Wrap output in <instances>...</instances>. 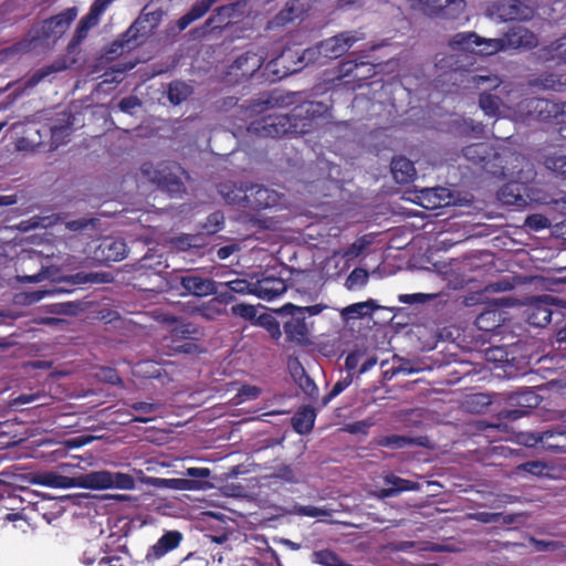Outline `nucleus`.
<instances>
[{
  "instance_id": "ddd939ff",
  "label": "nucleus",
  "mask_w": 566,
  "mask_h": 566,
  "mask_svg": "<svg viewBox=\"0 0 566 566\" xmlns=\"http://www.w3.org/2000/svg\"><path fill=\"white\" fill-rule=\"evenodd\" d=\"M127 255V245L120 238L106 237L94 251V258L103 263L117 262Z\"/></svg>"
},
{
  "instance_id": "37998d69",
  "label": "nucleus",
  "mask_w": 566,
  "mask_h": 566,
  "mask_svg": "<svg viewBox=\"0 0 566 566\" xmlns=\"http://www.w3.org/2000/svg\"><path fill=\"white\" fill-rule=\"evenodd\" d=\"M99 22V18L88 11L78 22L72 42L80 44L88 34L90 30L96 27Z\"/></svg>"
},
{
  "instance_id": "603ef678",
  "label": "nucleus",
  "mask_w": 566,
  "mask_h": 566,
  "mask_svg": "<svg viewBox=\"0 0 566 566\" xmlns=\"http://www.w3.org/2000/svg\"><path fill=\"white\" fill-rule=\"evenodd\" d=\"M219 286H224L231 290L234 295H254V282H249L245 279H234L227 282H219Z\"/></svg>"
},
{
  "instance_id": "412c9836",
  "label": "nucleus",
  "mask_w": 566,
  "mask_h": 566,
  "mask_svg": "<svg viewBox=\"0 0 566 566\" xmlns=\"http://www.w3.org/2000/svg\"><path fill=\"white\" fill-rule=\"evenodd\" d=\"M376 444L394 450L403 449L411 446L429 448L430 440L427 436L409 437L400 434L381 436L377 438Z\"/></svg>"
},
{
  "instance_id": "7c9ffc66",
  "label": "nucleus",
  "mask_w": 566,
  "mask_h": 566,
  "mask_svg": "<svg viewBox=\"0 0 566 566\" xmlns=\"http://www.w3.org/2000/svg\"><path fill=\"white\" fill-rule=\"evenodd\" d=\"M206 482L187 478H156L154 485L179 491H196L203 489Z\"/></svg>"
},
{
  "instance_id": "f704fd0d",
  "label": "nucleus",
  "mask_w": 566,
  "mask_h": 566,
  "mask_svg": "<svg viewBox=\"0 0 566 566\" xmlns=\"http://www.w3.org/2000/svg\"><path fill=\"white\" fill-rule=\"evenodd\" d=\"M538 57L544 61L566 63V34L538 50Z\"/></svg>"
},
{
  "instance_id": "a19ab883",
  "label": "nucleus",
  "mask_w": 566,
  "mask_h": 566,
  "mask_svg": "<svg viewBox=\"0 0 566 566\" xmlns=\"http://www.w3.org/2000/svg\"><path fill=\"white\" fill-rule=\"evenodd\" d=\"M192 94V87L182 81H172L168 85L167 96L171 104L179 105Z\"/></svg>"
},
{
  "instance_id": "e2e57ef3",
  "label": "nucleus",
  "mask_w": 566,
  "mask_h": 566,
  "mask_svg": "<svg viewBox=\"0 0 566 566\" xmlns=\"http://www.w3.org/2000/svg\"><path fill=\"white\" fill-rule=\"evenodd\" d=\"M322 56L321 44L305 49L298 57L301 67L315 63Z\"/></svg>"
},
{
  "instance_id": "f3484780",
  "label": "nucleus",
  "mask_w": 566,
  "mask_h": 566,
  "mask_svg": "<svg viewBox=\"0 0 566 566\" xmlns=\"http://www.w3.org/2000/svg\"><path fill=\"white\" fill-rule=\"evenodd\" d=\"M418 205L428 210L447 207L452 201L451 192L444 187L423 188L417 195Z\"/></svg>"
},
{
  "instance_id": "f8f14e48",
  "label": "nucleus",
  "mask_w": 566,
  "mask_h": 566,
  "mask_svg": "<svg viewBox=\"0 0 566 566\" xmlns=\"http://www.w3.org/2000/svg\"><path fill=\"white\" fill-rule=\"evenodd\" d=\"M277 198L275 191L261 185H251L244 190L242 201L245 208L260 211L276 205Z\"/></svg>"
},
{
  "instance_id": "dca6fc26",
  "label": "nucleus",
  "mask_w": 566,
  "mask_h": 566,
  "mask_svg": "<svg viewBox=\"0 0 566 566\" xmlns=\"http://www.w3.org/2000/svg\"><path fill=\"white\" fill-rule=\"evenodd\" d=\"M182 538H184V536H182L181 532H179V531L165 532L158 538V541L148 548L146 556H145L146 560L154 562V560L160 559L169 552H172L174 549H176L180 545Z\"/></svg>"
},
{
  "instance_id": "4be33fe9",
  "label": "nucleus",
  "mask_w": 566,
  "mask_h": 566,
  "mask_svg": "<svg viewBox=\"0 0 566 566\" xmlns=\"http://www.w3.org/2000/svg\"><path fill=\"white\" fill-rule=\"evenodd\" d=\"M375 66L370 63L356 61H346L343 63L340 73L344 77H350L356 86L361 87L366 85V81L375 74ZM350 82V80L348 81Z\"/></svg>"
},
{
  "instance_id": "79ce46f5",
  "label": "nucleus",
  "mask_w": 566,
  "mask_h": 566,
  "mask_svg": "<svg viewBox=\"0 0 566 566\" xmlns=\"http://www.w3.org/2000/svg\"><path fill=\"white\" fill-rule=\"evenodd\" d=\"M510 401L512 405L526 409L530 412L531 409L539 405L541 398L533 390L526 389L512 395Z\"/></svg>"
},
{
  "instance_id": "aec40b11",
  "label": "nucleus",
  "mask_w": 566,
  "mask_h": 566,
  "mask_svg": "<svg viewBox=\"0 0 566 566\" xmlns=\"http://www.w3.org/2000/svg\"><path fill=\"white\" fill-rule=\"evenodd\" d=\"M505 48L530 50L537 45L538 40L534 32L522 25L510 28L504 38Z\"/></svg>"
},
{
  "instance_id": "6ab92c4d",
  "label": "nucleus",
  "mask_w": 566,
  "mask_h": 566,
  "mask_svg": "<svg viewBox=\"0 0 566 566\" xmlns=\"http://www.w3.org/2000/svg\"><path fill=\"white\" fill-rule=\"evenodd\" d=\"M286 282L273 275L264 276L254 282V295L265 301H272L286 291Z\"/></svg>"
},
{
  "instance_id": "c85d7f7f",
  "label": "nucleus",
  "mask_w": 566,
  "mask_h": 566,
  "mask_svg": "<svg viewBox=\"0 0 566 566\" xmlns=\"http://www.w3.org/2000/svg\"><path fill=\"white\" fill-rule=\"evenodd\" d=\"M163 346L167 348L169 355H196L203 352L197 343L186 340L184 338L172 337L171 333H169V335L164 338Z\"/></svg>"
},
{
  "instance_id": "20e7f679",
  "label": "nucleus",
  "mask_w": 566,
  "mask_h": 566,
  "mask_svg": "<svg viewBox=\"0 0 566 566\" xmlns=\"http://www.w3.org/2000/svg\"><path fill=\"white\" fill-rule=\"evenodd\" d=\"M142 174L153 184L171 197L185 192V185L181 176L185 174L182 167L174 161H161L154 166L150 163L143 164Z\"/></svg>"
},
{
  "instance_id": "6e6552de",
  "label": "nucleus",
  "mask_w": 566,
  "mask_h": 566,
  "mask_svg": "<svg viewBox=\"0 0 566 566\" xmlns=\"http://www.w3.org/2000/svg\"><path fill=\"white\" fill-rule=\"evenodd\" d=\"M250 130L263 137L279 138L293 135V127L289 113H273L251 123Z\"/></svg>"
},
{
  "instance_id": "423d86ee",
  "label": "nucleus",
  "mask_w": 566,
  "mask_h": 566,
  "mask_svg": "<svg viewBox=\"0 0 566 566\" xmlns=\"http://www.w3.org/2000/svg\"><path fill=\"white\" fill-rule=\"evenodd\" d=\"M81 488L91 490L118 489L130 491L136 488V482L128 473L101 470L84 473Z\"/></svg>"
},
{
  "instance_id": "bb28decb",
  "label": "nucleus",
  "mask_w": 566,
  "mask_h": 566,
  "mask_svg": "<svg viewBox=\"0 0 566 566\" xmlns=\"http://www.w3.org/2000/svg\"><path fill=\"white\" fill-rule=\"evenodd\" d=\"M531 87L564 92L566 90V77L556 73H542L528 80Z\"/></svg>"
},
{
  "instance_id": "39448f33",
  "label": "nucleus",
  "mask_w": 566,
  "mask_h": 566,
  "mask_svg": "<svg viewBox=\"0 0 566 566\" xmlns=\"http://www.w3.org/2000/svg\"><path fill=\"white\" fill-rule=\"evenodd\" d=\"M328 106L323 102L305 101L294 106L289 113L293 135L310 133L317 120L326 115Z\"/></svg>"
},
{
  "instance_id": "49530a36",
  "label": "nucleus",
  "mask_w": 566,
  "mask_h": 566,
  "mask_svg": "<svg viewBox=\"0 0 566 566\" xmlns=\"http://www.w3.org/2000/svg\"><path fill=\"white\" fill-rule=\"evenodd\" d=\"M130 408L139 413V416H135L132 421L147 423L154 419L148 415L156 412L160 408V405L156 402L137 401L133 402Z\"/></svg>"
},
{
  "instance_id": "13d9d810",
  "label": "nucleus",
  "mask_w": 566,
  "mask_h": 566,
  "mask_svg": "<svg viewBox=\"0 0 566 566\" xmlns=\"http://www.w3.org/2000/svg\"><path fill=\"white\" fill-rule=\"evenodd\" d=\"M293 512L300 516H308V517H319L326 516L329 517L331 511L325 507H316L313 505H294Z\"/></svg>"
},
{
  "instance_id": "9d476101",
  "label": "nucleus",
  "mask_w": 566,
  "mask_h": 566,
  "mask_svg": "<svg viewBox=\"0 0 566 566\" xmlns=\"http://www.w3.org/2000/svg\"><path fill=\"white\" fill-rule=\"evenodd\" d=\"M360 38L355 31H344L321 41L322 57L334 60L343 56Z\"/></svg>"
},
{
  "instance_id": "5701e85b",
  "label": "nucleus",
  "mask_w": 566,
  "mask_h": 566,
  "mask_svg": "<svg viewBox=\"0 0 566 566\" xmlns=\"http://www.w3.org/2000/svg\"><path fill=\"white\" fill-rule=\"evenodd\" d=\"M69 69L65 57L57 59L51 64L44 65L34 71L30 76L25 78L24 87L33 88L43 81L51 82L52 75L63 72Z\"/></svg>"
},
{
  "instance_id": "338daca9",
  "label": "nucleus",
  "mask_w": 566,
  "mask_h": 566,
  "mask_svg": "<svg viewBox=\"0 0 566 566\" xmlns=\"http://www.w3.org/2000/svg\"><path fill=\"white\" fill-rule=\"evenodd\" d=\"M273 479L282 480L284 482L293 483L295 482V473L291 465H280L275 468L272 473Z\"/></svg>"
},
{
  "instance_id": "864d4df0",
  "label": "nucleus",
  "mask_w": 566,
  "mask_h": 566,
  "mask_svg": "<svg viewBox=\"0 0 566 566\" xmlns=\"http://www.w3.org/2000/svg\"><path fill=\"white\" fill-rule=\"evenodd\" d=\"M501 99L499 96L482 92L479 96V105L488 116H495L500 109Z\"/></svg>"
},
{
  "instance_id": "c03bdc74",
  "label": "nucleus",
  "mask_w": 566,
  "mask_h": 566,
  "mask_svg": "<svg viewBox=\"0 0 566 566\" xmlns=\"http://www.w3.org/2000/svg\"><path fill=\"white\" fill-rule=\"evenodd\" d=\"M192 313L206 321H214L226 313V308L223 306H219V304L211 298L195 307Z\"/></svg>"
},
{
  "instance_id": "5fc2aeb1",
  "label": "nucleus",
  "mask_w": 566,
  "mask_h": 566,
  "mask_svg": "<svg viewBox=\"0 0 566 566\" xmlns=\"http://www.w3.org/2000/svg\"><path fill=\"white\" fill-rule=\"evenodd\" d=\"M50 132L52 145L59 147L67 142L72 132V123L67 120L66 124L52 126Z\"/></svg>"
},
{
  "instance_id": "4468645a",
  "label": "nucleus",
  "mask_w": 566,
  "mask_h": 566,
  "mask_svg": "<svg viewBox=\"0 0 566 566\" xmlns=\"http://www.w3.org/2000/svg\"><path fill=\"white\" fill-rule=\"evenodd\" d=\"M530 446L541 444L544 449L566 453V429H552L543 432L533 433L526 441Z\"/></svg>"
},
{
  "instance_id": "052dcab7",
  "label": "nucleus",
  "mask_w": 566,
  "mask_h": 566,
  "mask_svg": "<svg viewBox=\"0 0 566 566\" xmlns=\"http://www.w3.org/2000/svg\"><path fill=\"white\" fill-rule=\"evenodd\" d=\"M353 382L352 374H348L346 377L339 379L335 382L331 391L323 398L322 402L326 406L332 399L340 395L346 388L350 386Z\"/></svg>"
},
{
  "instance_id": "6e6d98bb",
  "label": "nucleus",
  "mask_w": 566,
  "mask_h": 566,
  "mask_svg": "<svg viewBox=\"0 0 566 566\" xmlns=\"http://www.w3.org/2000/svg\"><path fill=\"white\" fill-rule=\"evenodd\" d=\"M104 553L103 546L97 542H88L86 548L83 552L81 562L84 565L91 566L95 562H99L102 554Z\"/></svg>"
},
{
  "instance_id": "de8ad7c7",
  "label": "nucleus",
  "mask_w": 566,
  "mask_h": 566,
  "mask_svg": "<svg viewBox=\"0 0 566 566\" xmlns=\"http://www.w3.org/2000/svg\"><path fill=\"white\" fill-rule=\"evenodd\" d=\"M255 325H259L266 329L271 338L279 340L282 336V321L279 322L273 315L263 313L256 318Z\"/></svg>"
},
{
  "instance_id": "3c124183",
  "label": "nucleus",
  "mask_w": 566,
  "mask_h": 566,
  "mask_svg": "<svg viewBox=\"0 0 566 566\" xmlns=\"http://www.w3.org/2000/svg\"><path fill=\"white\" fill-rule=\"evenodd\" d=\"M313 562L323 566H352L339 558L331 549H321L313 553Z\"/></svg>"
},
{
  "instance_id": "69168bd1",
  "label": "nucleus",
  "mask_w": 566,
  "mask_h": 566,
  "mask_svg": "<svg viewBox=\"0 0 566 566\" xmlns=\"http://www.w3.org/2000/svg\"><path fill=\"white\" fill-rule=\"evenodd\" d=\"M368 280V274L363 269H355L350 272L346 280V285L348 289H354L356 286L365 285Z\"/></svg>"
},
{
  "instance_id": "393cba45",
  "label": "nucleus",
  "mask_w": 566,
  "mask_h": 566,
  "mask_svg": "<svg viewBox=\"0 0 566 566\" xmlns=\"http://www.w3.org/2000/svg\"><path fill=\"white\" fill-rule=\"evenodd\" d=\"M390 169L397 184L406 185L413 181L417 172L415 165L406 157H395L391 160Z\"/></svg>"
},
{
  "instance_id": "f03ea898",
  "label": "nucleus",
  "mask_w": 566,
  "mask_h": 566,
  "mask_svg": "<svg viewBox=\"0 0 566 566\" xmlns=\"http://www.w3.org/2000/svg\"><path fill=\"white\" fill-rule=\"evenodd\" d=\"M462 154L468 161L495 177L514 174V169L520 165H514L513 161L525 160L506 146L496 147L486 142L468 145L462 149Z\"/></svg>"
},
{
  "instance_id": "a18cd8bd",
  "label": "nucleus",
  "mask_w": 566,
  "mask_h": 566,
  "mask_svg": "<svg viewBox=\"0 0 566 566\" xmlns=\"http://www.w3.org/2000/svg\"><path fill=\"white\" fill-rule=\"evenodd\" d=\"M533 15V11L525 7L522 9L518 4L502 6L501 19L504 21H523L528 20Z\"/></svg>"
},
{
  "instance_id": "c9c22d12",
  "label": "nucleus",
  "mask_w": 566,
  "mask_h": 566,
  "mask_svg": "<svg viewBox=\"0 0 566 566\" xmlns=\"http://www.w3.org/2000/svg\"><path fill=\"white\" fill-rule=\"evenodd\" d=\"M174 322L176 323L169 333H171L172 337L184 338L186 340H191L197 343L201 336L202 331L200 327L191 322H185V321H177L174 318Z\"/></svg>"
},
{
  "instance_id": "ea45409f",
  "label": "nucleus",
  "mask_w": 566,
  "mask_h": 566,
  "mask_svg": "<svg viewBox=\"0 0 566 566\" xmlns=\"http://www.w3.org/2000/svg\"><path fill=\"white\" fill-rule=\"evenodd\" d=\"M505 49L504 39H488L479 35L475 44V55L490 56Z\"/></svg>"
},
{
  "instance_id": "cd10ccee",
  "label": "nucleus",
  "mask_w": 566,
  "mask_h": 566,
  "mask_svg": "<svg viewBox=\"0 0 566 566\" xmlns=\"http://www.w3.org/2000/svg\"><path fill=\"white\" fill-rule=\"evenodd\" d=\"M84 480V474L78 476H64L54 472H44L39 475V483L50 488H60V489H70V488H81V484Z\"/></svg>"
},
{
  "instance_id": "774afa93",
  "label": "nucleus",
  "mask_w": 566,
  "mask_h": 566,
  "mask_svg": "<svg viewBox=\"0 0 566 566\" xmlns=\"http://www.w3.org/2000/svg\"><path fill=\"white\" fill-rule=\"evenodd\" d=\"M437 66H439L440 69L448 67L450 70V72H452V73L460 72L462 74V72L464 71L462 65L459 64L457 54H450V55L441 59L439 61V63L437 64Z\"/></svg>"
},
{
  "instance_id": "2eb2a0df",
  "label": "nucleus",
  "mask_w": 566,
  "mask_h": 566,
  "mask_svg": "<svg viewBox=\"0 0 566 566\" xmlns=\"http://www.w3.org/2000/svg\"><path fill=\"white\" fill-rule=\"evenodd\" d=\"M148 15L145 18L139 17L136 19L130 27L112 43V53H123L129 51L138 44V39L147 34L146 23L148 22Z\"/></svg>"
},
{
  "instance_id": "0eeeda50",
  "label": "nucleus",
  "mask_w": 566,
  "mask_h": 566,
  "mask_svg": "<svg viewBox=\"0 0 566 566\" xmlns=\"http://www.w3.org/2000/svg\"><path fill=\"white\" fill-rule=\"evenodd\" d=\"M522 112L533 119L549 122L558 119V116H566V102L555 103L546 98L530 97L520 103Z\"/></svg>"
},
{
  "instance_id": "473e14b6",
  "label": "nucleus",
  "mask_w": 566,
  "mask_h": 566,
  "mask_svg": "<svg viewBox=\"0 0 566 566\" xmlns=\"http://www.w3.org/2000/svg\"><path fill=\"white\" fill-rule=\"evenodd\" d=\"M214 0L197 1L191 9L181 15L177 21V28L180 31L186 30L192 22L202 18L213 6Z\"/></svg>"
},
{
  "instance_id": "58836bf2",
  "label": "nucleus",
  "mask_w": 566,
  "mask_h": 566,
  "mask_svg": "<svg viewBox=\"0 0 566 566\" xmlns=\"http://www.w3.org/2000/svg\"><path fill=\"white\" fill-rule=\"evenodd\" d=\"M386 481L390 484V488L382 489L381 493L384 496H395L403 491H417L420 489L418 482L406 480L394 474L387 476Z\"/></svg>"
},
{
  "instance_id": "f257e3e1",
  "label": "nucleus",
  "mask_w": 566,
  "mask_h": 566,
  "mask_svg": "<svg viewBox=\"0 0 566 566\" xmlns=\"http://www.w3.org/2000/svg\"><path fill=\"white\" fill-rule=\"evenodd\" d=\"M516 169L513 175H516L518 180H511L499 190L497 197L502 205L521 210L534 203H553V198L549 195L532 184L536 177L533 165L526 163L525 166L521 165V168Z\"/></svg>"
},
{
  "instance_id": "09e8293b",
  "label": "nucleus",
  "mask_w": 566,
  "mask_h": 566,
  "mask_svg": "<svg viewBox=\"0 0 566 566\" xmlns=\"http://www.w3.org/2000/svg\"><path fill=\"white\" fill-rule=\"evenodd\" d=\"M467 81L476 88L484 87L485 91L497 90L502 83L501 78L495 74H472Z\"/></svg>"
},
{
  "instance_id": "a878e982",
  "label": "nucleus",
  "mask_w": 566,
  "mask_h": 566,
  "mask_svg": "<svg viewBox=\"0 0 566 566\" xmlns=\"http://www.w3.org/2000/svg\"><path fill=\"white\" fill-rule=\"evenodd\" d=\"M263 64V57L248 51L239 55L231 64V70L241 72L242 76H252Z\"/></svg>"
},
{
  "instance_id": "7ed1b4c3",
  "label": "nucleus",
  "mask_w": 566,
  "mask_h": 566,
  "mask_svg": "<svg viewBox=\"0 0 566 566\" xmlns=\"http://www.w3.org/2000/svg\"><path fill=\"white\" fill-rule=\"evenodd\" d=\"M325 308L324 304L297 306L292 303H286L279 308L277 314L282 319L286 342L298 346L308 345L313 323L307 321V316L318 315Z\"/></svg>"
},
{
  "instance_id": "e433bc0d",
  "label": "nucleus",
  "mask_w": 566,
  "mask_h": 566,
  "mask_svg": "<svg viewBox=\"0 0 566 566\" xmlns=\"http://www.w3.org/2000/svg\"><path fill=\"white\" fill-rule=\"evenodd\" d=\"M377 308H379V306L376 302L374 300H368L366 302H358L346 306L343 308L340 315L344 319L348 321L370 315Z\"/></svg>"
},
{
  "instance_id": "72a5a7b5",
  "label": "nucleus",
  "mask_w": 566,
  "mask_h": 566,
  "mask_svg": "<svg viewBox=\"0 0 566 566\" xmlns=\"http://www.w3.org/2000/svg\"><path fill=\"white\" fill-rule=\"evenodd\" d=\"M479 34L473 31L458 32L449 40V46L457 52L471 53L475 55V44Z\"/></svg>"
},
{
  "instance_id": "1a4fd4ad",
  "label": "nucleus",
  "mask_w": 566,
  "mask_h": 566,
  "mask_svg": "<svg viewBox=\"0 0 566 566\" xmlns=\"http://www.w3.org/2000/svg\"><path fill=\"white\" fill-rule=\"evenodd\" d=\"M76 15L77 9L72 7L43 20L38 30V38L42 40L52 39L54 41L60 39L67 31Z\"/></svg>"
},
{
  "instance_id": "9b49d317",
  "label": "nucleus",
  "mask_w": 566,
  "mask_h": 566,
  "mask_svg": "<svg viewBox=\"0 0 566 566\" xmlns=\"http://www.w3.org/2000/svg\"><path fill=\"white\" fill-rule=\"evenodd\" d=\"M555 298L551 295H543L534 298L526 307V321L535 327H545L552 321Z\"/></svg>"
},
{
  "instance_id": "bf43d9fd",
  "label": "nucleus",
  "mask_w": 566,
  "mask_h": 566,
  "mask_svg": "<svg viewBox=\"0 0 566 566\" xmlns=\"http://www.w3.org/2000/svg\"><path fill=\"white\" fill-rule=\"evenodd\" d=\"M545 166L557 175L566 178V155L554 154L546 157Z\"/></svg>"
},
{
  "instance_id": "2f4dec72",
  "label": "nucleus",
  "mask_w": 566,
  "mask_h": 566,
  "mask_svg": "<svg viewBox=\"0 0 566 566\" xmlns=\"http://www.w3.org/2000/svg\"><path fill=\"white\" fill-rule=\"evenodd\" d=\"M504 318L503 313L496 308H489L480 313L474 325L484 332H496L502 326Z\"/></svg>"
},
{
  "instance_id": "0e129e2a",
  "label": "nucleus",
  "mask_w": 566,
  "mask_h": 566,
  "mask_svg": "<svg viewBox=\"0 0 566 566\" xmlns=\"http://www.w3.org/2000/svg\"><path fill=\"white\" fill-rule=\"evenodd\" d=\"M437 297V294L427 293H413V294H400L398 300L403 304H423L428 301H432Z\"/></svg>"
},
{
  "instance_id": "680f3d73",
  "label": "nucleus",
  "mask_w": 566,
  "mask_h": 566,
  "mask_svg": "<svg viewBox=\"0 0 566 566\" xmlns=\"http://www.w3.org/2000/svg\"><path fill=\"white\" fill-rule=\"evenodd\" d=\"M524 224L533 231H539L551 227L547 217L541 213H533L526 217Z\"/></svg>"
},
{
  "instance_id": "b1692460",
  "label": "nucleus",
  "mask_w": 566,
  "mask_h": 566,
  "mask_svg": "<svg viewBox=\"0 0 566 566\" xmlns=\"http://www.w3.org/2000/svg\"><path fill=\"white\" fill-rule=\"evenodd\" d=\"M515 347H511L509 349L503 347L492 348L489 353L493 360H496L503 365V367H515L522 374H525V370L528 366V360L525 357L517 359L514 356Z\"/></svg>"
},
{
  "instance_id": "4c0bfd02",
  "label": "nucleus",
  "mask_w": 566,
  "mask_h": 566,
  "mask_svg": "<svg viewBox=\"0 0 566 566\" xmlns=\"http://www.w3.org/2000/svg\"><path fill=\"white\" fill-rule=\"evenodd\" d=\"M315 417V410L311 407L297 411L292 418L294 430L300 434L308 433L314 427Z\"/></svg>"
},
{
  "instance_id": "a211bd4d",
  "label": "nucleus",
  "mask_w": 566,
  "mask_h": 566,
  "mask_svg": "<svg viewBox=\"0 0 566 566\" xmlns=\"http://www.w3.org/2000/svg\"><path fill=\"white\" fill-rule=\"evenodd\" d=\"M180 285L188 294L198 297L209 296L217 293L216 281L193 273L181 276Z\"/></svg>"
},
{
  "instance_id": "c756f323",
  "label": "nucleus",
  "mask_w": 566,
  "mask_h": 566,
  "mask_svg": "<svg viewBox=\"0 0 566 566\" xmlns=\"http://www.w3.org/2000/svg\"><path fill=\"white\" fill-rule=\"evenodd\" d=\"M21 262H22V266H24L25 263H28V262H39L40 263V269L38 272L32 273V274L23 273L20 276V280L22 282L38 283V282H41L42 280L48 279L50 276L49 275L50 268L42 264V254L40 252L28 251L25 254H23L21 256Z\"/></svg>"
},
{
  "instance_id": "8fccbe9b",
  "label": "nucleus",
  "mask_w": 566,
  "mask_h": 566,
  "mask_svg": "<svg viewBox=\"0 0 566 566\" xmlns=\"http://www.w3.org/2000/svg\"><path fill=\"white\" fill-rule=\"evenodd\" d=\"M224 226V214L222 211L217 210L211 212L206 221L201 224L200 229L202 233L212 235L218 233L223 229Z\"/></svg>"
},
{
  "instance_id": "4d7b16f0",
  "label": "nucleus",
  "mask_w": 566,
  "mask_h": 566,
  "mask_svg": "<svg viewBox=\"0 0 566 566\" xmlns=\"http://www.w3.org/2000/svg\"><path fill=\"white\" fill-rule=\"evenodd\" d=\"M231 313L233 316L250 321L253 324L256 323V318L259 317L256 307L247 303H239L233 305L231 307Z\"/></svg>"
}]
</instances>
